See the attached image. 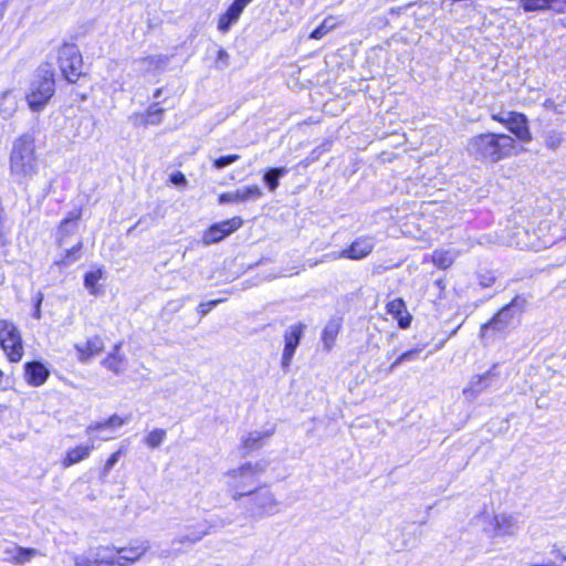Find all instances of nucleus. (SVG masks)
Instances as JSON below:
<instances>
[{"mask_svg":"<svg viewBox=\"0 0 566 566\" xmlns=\"http://www.w3.org/2000/svg\"><path fill=\"white\" fill-rule=\"evenodd\" d=\"M104 342L99 336L88 338L86 342L76 344L75 349L78 354V359L86 363L92 357L101 354L104 350Z\"/></svg>","mask_w":566,"mask_h":566,"instance_id":"nucleus-16","label":"nucleus"},{"mask_svg":"<svg viewBox=\"0 0 566 566\" xmlns=\"http://www.w3.org/2000/svg\"><path fill=\"white\" fill-rule=\"evenodd\" d=\"M74 563H75V566H98V564H96L94 555L92 557L75 556Z\"/></svg>","mask_w":566,"mask_h":566,"instance_id":"nucleus-48","label":"nucleus"},{"mask_svg":"<svg viewBox=\"0 0 566 566\" xmlns=\"http://www.w3.org/2000/svg\"><path fill=\"white\" fill-rule=\"evenodd\" d=\"M520 7L525 12L554 11L558 14L566 12V0H520Z\"/></svg>","mask_w":566,"mask_h":566,"instance_id":"nucleus-13","label":"nucleus"},{"mask_svg":"<svg viewBox=\"0 0 566 566\" xmlns=\"http://www.w3.org/2000/svg\"><path fill=\"white\" fill-rule=\"evenodd\" d=\"M126 422L125 419L120 418L119 416L117 415H113L111 416L107 420L105 421H101V422H95V423H92L90 424L87 428H86V432L90 434L94 431H98V430H102L104 428H111V429H115V428H119L122 427L124 423Z\"/></svg>","mask_w":566,"mask_h":566,"instance_id":"nucleus-31","label":"nucleus"},{"mask_svg":"<svg viewBox=\"0 0 566 566\" xmlns=\"http://www.w3.org/2000/svg\"><path fill=\"white\" fill-rule=\"evenodd\" d=\"M506 128L522 143L532 140L528 119L523 113L510 112Z\"/></svg>","mask_w":566,"mask_h":566,"instance_id":"nucleus-12","label":"nucleus"},{"mask_svg":"<svg viewBox=\"0 0 566 566\" xmlns=\"http://www.w3.org/2000/svg\"><path fill=\"white\" fill-rule=\"evenodd\" d=\"M166 438V431L164 429H155L145 437V443L155 449L158 448Z\"/></svg>","mask_w":566,"mask_h":566,"instance_id":"nucleus-36","label":"nucleus"},{"mask_svg":"<svg viewBox=\"0 0 566 566\" xmlns=\"http://www.w3.org/2000/svg\"><path fill=\"white\" fill-rule=\"evenodd\" d=\"M253 0H234L232 4L228 8V11L240 18L241 13Z\"/></svg>","mask_w":566,"mask_h":566,"instance_id":"nucleus-43","label":"nucleus"},{"mask_svg":"<svg viewBox=\"0 0 566 566\" xmlns=\"http://www.w3.org/2000/svg\"><path fill=\"white\" fill-rule=\"evenodd\" d=\"M247 517L259 521L280 511V502L268 486L254 490L242 501Z\"/></svg>","mask_w":566,"mask_h":566,"instance_id":"nucleus-6","label":"nucleus"},{"mask_svg":"<svg viewBox=\"0 0 566 566\" xmlns=\"http://www.w3.org/2000/svg\"><path fill=\"white\" fill-rule=\"evenodd\" d=\"M59 65L64 78L75 83L82 74V56L73 44H65L59 51Z\"/></svg>","mask_w":566,"mask_h":566,"instance_id":"nucleus-8","label":"nucleus"},{"mask_svg":"<svg viewBox=\"0 0 566 566\" xmlns=\"http://www.w3.org/2000/svg\"><path fill=\"white\" fill-rule=\"evenodd\" d=\"M82 248V243L77 242L74 247L66 250L64 258L57 262V264H62L64 266L71 264L75 260H77V253Z\"/></svg>","mask_w":566,"mask_h":566,"instance_id":"nucleus-40","label":"nucleus"},{"mask_svg":"<svg viewBox=\"0 0 566 566\" xmlns=\"http://www.w3.org/2000/svg\"><path fill=\"white\" fill-rule=\"evenodd\" d=\"M305 328L306 325L297 323L289 326L284 333V349L282 354L281 365L285 371H287L291 366L293 356L301 343Z\"/></svg>","mask_w":566,"mask_h":566,"instance_id":"nucleus-9","label":"nucleus"},{"mask_svg":"<svg viewBox=\"0 0 566 566\" xmlns=\"http://www.w3.org/2000/svg\"><path fill=\"white\" fill-rule=\"evenodd\" d=\"M208 534H210V531H209V528L207 526V523H206L203 526H199L198 528H195V530L190 531L186 535L178 536L174 541V543H178V544L188 543L190 545H193L197 542H199L203 536H206Z\"/></svg>","mask_w":566,"mask_h":566,"instance_id":"nucleus-28","label":"nucleus"},{"mask_svg":"<svg viewBox=\"0 0 566 566\" xmlns=\"http://www.w3.org/2000/svg\"><path fill=\"white\" fill-rule=\"evenodd\" d=\"M208 534H210V531H209V528L207 526V523H206L203 526H199L198 528H195V530L190 531L186 535L178 536L174 541V543H178V544L188 543L190 545H193L197 542H199L203 536H206Z\"/></svg>","mask_w":566,"mask_h":566,"instance_id":"nucleus-29","label":"nucleus"},{"mask_svg":"<svg viewBox=\"0 0 566 566\" xmlns=\"http://www.w3.org/2000/svg\"><path fill=\"white\" fill-rule=\"evenodd\" d=\"M481 284L483 286H490L491 285V280L488 282V280H484V282H481Z\"/></svg>","mask_w":566,"mask_h":566,"instance_id":"nucleus-60","label":"nucleus"},{"mask_svg":"<svg viewBox=\"0 0 566 566\" xmlns=\"http://www.w3.org/2000/svg\"><path fill=\"white\" fill-rule=\"evenodd\" d=\"M44 300V295L42 292H38L35 294V296L33 297V314L32 316L35 318V319H40L42 317V311H41V305H42V302Z\"/></svg>","mask_w":566,"mask_h":566,"instance_id":"nucleus-45","label":"nucleus"},{"mask_svg":"<svg viewBox=\"0 0 566 566\" xmlns=\"http://www.w3.org/2000/svg\"><path fill=\"white\" fill-rule=\"evenodd\" d=\"M13 549L15 552V565H24L39 554V551L35 548H24L18 546V548Z\"/></svg>","mask_w":566,"mask_h":566,"instance_id":"nucleus-34","label":"nucleus"},{"mask_svg":"<svg viewBox=\"0 0 566 566\" xmlns=\"http://www.w3.org/2000/svg\"><path fill=\"white\" fill-rule=\"evenodd\" d=\"M7 381L4 378V374L0 370V387L6 388Z\"/></svg>","mask_w":566,"mask_h":566,"instance_id":"nucleus-57","label":"nucleus"},{"mask_svg":"<svg viewBox=\"0 0 566 566\" xmlns=\"http://www.w3.org/2000/svg\"><path fill=\"white\" fill-rule=\"evenodd\" d=\"M481 284L483 286H490L491 285V280L488 282V280H484V282H481Z\"/></svg>","mask_w":566,"mask_h":566,"instance_id":"nucleus-59","label":"nucleus"},{"mask_svg":"<svg viewBox=\"0 0 566 566\" xmlns=\"http://www.w3.org/2000/svg\"><path fill=\"white\" fill-rule=\"evenodd\" d=\"M239 20L238 17L229 12L228 10L220 17L218 22V29L222 33H227L230 28Z\"/></svg>","mask_w":566,"mask_h":566,"instance_id":"nucleus-38","label":"nucleus"},{"mask_svg":"<svg viewBox=\"0 0 566 566\" xmlns=\"http://www.w3.org/2000/svg\"><path fill=\"white\" fill-rule=\"evenodd\" d=\"M239 159H240V156L237 155V154L221 156V157H219V158L213 160V167L216 169H222V168H224V167H227L229 165L234 164Z\"/></svg>","mask_w":566,"mask_h":566,"instance_id":"nucleus-41","label":"nucleus"},{"mask_svg":"<svg viewBox=\"0 0 566 566\" xmlns=\"http://www.w3.org/2000/svg\"><path fill=\"white\" fill-rule=\"evenodd\" d=\"M0 345L10 361L18 363L23 356L22 338L17 326L0 319Z\"/></svg>","mask_w":566,"mask_h":566,"instance_id":"nucleus-7","label":"nucleus"},{"mask_svg":"<svg viewBox=\"0 0 566 566\" xmlns=\"http://www.w3.org/2000/svg\"><path fill=\"white\" fill-rule=\"evenodd\" d=\"M206 523H207L209 531L211 532L212 528L226 527V526L230 525L232 523V521L229 518H220L219 517V518L206 522Z\"/></svg>","mask_w":566,"mask_h":566,"instance_id":"nucleus-50","label":"nucleus"},{"mask_svg":"<svg viewBox=\"0 0 566 566\" xmlns=\"http://www.w3.org/2000/svg\"><path fill=\"white\" fill-rule=\"evenodd\" d=\"M339 331L340 323L338 319H329L325 325L322 334V340L327 349L332 348Z\"/></svg>","mask_w":566,"mask_h":566,"instance_id":"nucleus-26","label":"nucleus"},{"mask_svg":"<svg viewBox=\"0 0 566 566\" xmlns=\"http://www.w3.org/2000/svg\"><path fill=\"white\" fill-rule=\"evenodd\" d=\"M102 277V271L101 270H97V271H92V272H88L85 274L84 276V284L87 289L91 290V293L93 294L94 293V287L95 285L97 284V282L99 281V279Z\"/></svg>","mask_w":566,"mask_h":566,"instance_id":"nucleus-42","label":"nucleus"},{"mask_svg":"<svg viewBox=\"0 0 566 566\" xmlns=\"http://www.w3.org/2000/svg\"><path fill=\"white\" fill-rule=\"evenodd\" d=\"M563 142V135L557 130H548L544 135V143L549 149H557Z\"/></svg>","mask_w":566,"mask_h":566,"instance_id":"nucleus-37","label":"nucleus"},{"mask_svg":"<svg viewBox=\"0 0 566 566\" xmlns=\"http://www.w3.org/2000/svg\"><path fill=\"white\" fill-rule=\"evenodd\" d=\"M387 313L398 322V326L402 329L408 328L411 324L412 316L407 311L406 303L401 297H397L386 305Z\"/></svg>","mask_w":566,"mask_h":566,"instance_id":"nucleus-15","label":"nucleus"},{"mask_svg":"<svg viewBox=\"0 0 566 566\" xmlns=\"http://www.w3.org/2000/svg\"><path fill=\"white\" fill-rule=\"evenodd\" d=\"M291 7L300 9L304 6L305 0H289Z\"/></svg>","mask_w":566,"mask_h":566,"instance_id":"nucleus-55","label":"nucleus"},{"mask_svg":"<svg viewBox=\"0 0 566 566\" xmlns=\"http://www.w3.org/2000/svg\"><path fill=\"white\" fill-rule=\"evenodd\" d=\"M493 530L496 536H513L517 532L516 520L509 514H497L493 516Z\"/></svg>","mask_w":566,"mask_h":566,"instance_id":"nucleus-17","label":"nucleus"},{"mask_svg":"<svg viewBox=\"0 0 566 566\" xmlns=\"http://www.w3.org/2000/svg\"><path fill=\"white\" fill-rule=\"evenodd\" d=\"M137 62L142 64L144 71L148 72L165 67L169 62V57L167 55H150L143 57Z\"/></svg>","mask_w":566,"mask_h":566,"instance_id":"nucleus-30","label":"nucleus"},{"mask_svg":"<svg viewBox=\"0 0 566 566\" xmlns=\"http://www.w3.org/2000/svg\"><path fill=\"white\" fill-rule=\"evenodd\" d=\"M59 232L62 235L61 239H60V242L62 243L63 240H64V238H63L64 235L74 233L75 231H71V227L63 228V220H62L61 223H60Z\"/></svg>","mask_w":566,"mask_h":566,"instance_id":"nucleus-54","label":"nucleus"},{"mask_svg":"<svg viewBox=\"0 0 566 566\" xmlns=\"http://www.w3.org/2000/svg\"><path fill=\"white\" fill-rule=\"evenodd\" d=\"M55 92L54 71L50 63L39 66L33 80L31 81L27 102L33 112H40L44 108Z\"/></svg>","mask_w":566,"mask_h":566,"instance_id":"nucleus-5","label":"nucleus"},{"mask_svg":"<svg viewBox=\"0 0 566 566\" xmlns=\"http://www.w3.org/2000/svg\"><path fill=\"white\" fill-rule=\"evenodd\" d=\"M27 381L32 386H41L49 377V370L40 361H30L24 365Z\"/></svg>","mask_w":566,"mask_h":566,"instance_id":"nucleus-19","label":"nucleus"},{"mask_svg":"<svg viewBox=\"0 0 566 566\" xmlns=\"http://www.w3.org/2000/svg\"><path fill=\"white\" fill-rule=\"evenodd\" d=\"M9 164L10 175L14 181L27 188L40 169L35 139L31 134H23L13 142Z\"/></svg>","mask_w":566,"mask_h":566,"instance_id":"nucleus-1","label":"nucleus"},{"mask_svg":"<svg viewBox=\"0 0 566 566\" xmlns=\"http://www.w3.org/2000/svg\"><path fill=\"white\" fill-rule=\"evenodd\" d=\"M422 348H413L410 350H407L400 355V360L405 361H413L419 358V354L421 353Z\"/></svg>","mask_w":566,"mask_h":566,"instance_id":"nucleus-49","label":"nucleus"},{"mask_svg":"<svg viewBox=\"0 0 566 566\" xmlns=\"http://www.w3.org/2000/svg\"><path fill=\"white\" fill-rule=\"evenodd\" d=\"M494 365L490 370H488L484 375L474 376L468 388L463 390V394L470 398H474L479 394H481L485 388L490 386L489 379L490 377L496 376Z\"/></svg>","mask_w":566,"mask_h":566,"instance_id":"nucleus-20","label":"nucleus"},{"mask_svg":"<svg viewBox=\"0 0 566 566\" xmlns=\"http://www.w3.org/2000/svg\"><path fill=\"white\" fill-rule=\"evenodd\" d=\"M82 216V209H74L63 219V228L71 227V231L77 230V220Z\"/></svg>","mask_w":566,"mask_h":566,"instance_id":"nucleus-39","label":"nucleus"},{"mask_svg":"<svg viewBox=\"0 0 566 566\" xmlns=\"http://www.w3.org/2000/svg\"><path fill=\"white\" fill-rule=\"evenodd\" d=\"M525 301L515 296L509 304L499 310L491 319L481 325L480 338L483 345L493 344L496 338L506 337L520 323Z\"/></svg>","mask_w":566,"mask_h":566,"instance_id":"nucleus-2","label":"nucleus"},{"mask_svg":"<svg viewBox=\"0 0 566 566\" xmlns=\"http://www.w3.org/2000/svg\"><path fill=\"white\" fill-rule=\"evenodd\" d=\"M230 56L224 49H219L217 53L216 67L218 70H224L229 66Z\"/></svg>","mask_w":566,"mask_h":566,"instance_id":"nucleus-44","label":"nucleus"},{"mask_svg":"<svg viewBox=\"0 0 566 566\" xmlns=\"http://www.w3.org/2000/svg\"><path fill=\"white\" fill-rule=\"evenodd\" d=\"M165 109L159 107L158 103L151 104L146 112L145 123L149 125H158L163 120Z\"/></svg>","mask_w":566,"mask_h":566,"instance_id":"nucleus-33","label":"nucleus"},{"mask_svg":"<svg viewBox=\"0 0 566 566\" xmlns=\"http://www.w3.org/2000/svg\"><path fill=\"white\" fill-rule=\"evenodd\" d=\"M263 196L262 190L259 186H247L238 188L235 191L223 192L219 196L218 201L220 205L233 203V202H245L248 200H258Z\"/></svg>","mask_w":566,"mask_h":566,"instance_id":"nucleus-11","label":"nucleus"},{"mask_svg":"<svg viewBox=\"0 0 566 566\" xmlns=\"http://www.w3.org/2000/svg\"><path fill=\"white\" fill-rule=\"evenodd\" d=\"M161 92H163V88H157V90L155 91V93H154V97H155V98H159V97H160V95H161Z\"/></svg>","mask_w":566,"mask_h":566,"instance_id":"nucleus-58","label":"nucleus"},{"mask_svg":"<svg viewBox=\"0 0 566 566\" xmlns=\"http://www.w3.org/2000/svg\"><path fill=\"white\" fill-rule=\"evenodd\" d=\"M336 23L333 17H328L324 19V21L312 31L310 38L314 40H319L324 35H326L331 30L335 28Z\"/></svg>","mask_w":566,"mask_h":566,"instance_id":"nucleus-35","label":"nucleus"},{"mask_svg":"<svg viewBox=\"0 0 566 566\" xmlns=\"http://www.w3.org/2000/svg\"><path fill=\"white\" fill-rule=\"evenodd\" d=\"M268 462H247L238 469L227 472L228 486L234 501L244 500L249 494L258 489L260 475L265 472Z\"/></svg>","mask_w":566,"mask_h":566,"instance_id":"nucleus-4","label":"nucleus"},{"mask_svg":"<svg viewBox=\"0 0 566 566\" xmlns=\"http://www.w3.org/2000/svg\"><path fill=\"white\" fill-rule=\"evenodd\" d=\"M273 431H252L248 437L242 439V447L245 450V454L251 451L259 450L263 446V441L272 436Z\"/></svg>","mask_w":566,"mask_h":566,"instance_id":"nucleus-24","label":"nucleus"},{"mask_svg":"<svg viewBox=\"0 0 566 566\" xmlns=\"http://www.w3.org/2000/svg\"><path fill=\"white\" fill-rule=\"evenodd\" d=\"M120 450L114 452L105 462V465H104V469H103V474L106 475L112 469L113 467L118 462L119 458H120Z\"/></svg>","mask_w":566,"mask_h":566,"instance_id":"nucleus-47","label":"nucleus"},{"mask_svg":"<svg viewBox=\"0 0 566 566\" xmlns=\"http://www.w3.org/2000/svg\"><path fill=\"white\" fill-rule=\"evenodd\" d=\"M13 548H18V545L15 544H10L9 546H7L3 551V559L7 560V562H10V563H13L14 564V560H15V552Z\"/></svg>","mask_w":566,"mask_h":566,"instance_id":"nucleus-51","label":"nucleus"},{"mask_svg":"<svg viewBox=\"0 0 566 566\" xmlns=\"http://www.w3.org/2000/svg\"><path fill=\"white\" fill-rule=\"evenodd\" d=\"M170 181L176 186H185L187 184L185 175L180 171L172 174L170 176Z\"/></svg>","mask_w":566,"mask_h":566,"instance_id":"nucleus-53","label":"nucleus"},{"mask_svg":"<svg viewBox=\"0 0 566 566\" xmlns=\"http://www.w3.org/2000/svg\"><path fill=\"white\" fill-rule=\"evenodd\" d=\"M287 169L285 167L270 168L263 175V181L268 186L270 191H274L280 185V178L285 176Z\"/></svg>","mask_w":566,"mask_h":566,"instance_id":"nucleus-27","label":"nucleus"},{"mask_svg":"<svg viewBox=\"0 0 566 566\" xmlns=\"http://www.w3.org/2000/svg\"><path fill=\"white\" fill-rule=\"evenodd\" d=\"M515 140L506 134L485 133L473 136L467 146L471 156L478 160L497 163L513 154Z\"/></svg>","mask_w":566,"mask_h":566,"instance_id":"nucleus-3","label":"nucleus"},{"mask_svg":"<svg viewBox=\"0 0 566 566\" xmlns=\"http://www.w3.org/2000/svg\"><path fill=\"white\" fill-rule=\"evenodd\" d=\"M122 345V342L115 344L113 350L102 360V365L116 375L124 370L123 364L126 359L125 355L120 353Z\"/></svg>","mask_w":566,"mask_h":566,"instance_id":"nucleus-21","label":"nucleus"},{"mask_svg":"<svg viewBox=\"0 0 566 566\" xmlns=\"http://www.w3.org/2000/svg\"><path fill=\"white\" fill-rule=\"evenodd\" d=\"M243 221L240 217L213 223L203 233L202 241L206 245L218 243L242 226Z\"/></svg>","mask_w":566,"mask_h":566,"instance_id":"nucleus-10","label":"nucleus"},{"mask_svg":"<svg viewBox=\"0 0 566 566\" xmlns=\"http://www.w3.org/2000/svg\"><path fill=\"white\" fill-rule=\"evenodd\" d=\"M148 549L146 542H135L128 547H120L116 549L119 562L125 566L139 559Z\"/></svg>","mask_w":566,"mask_h":566,"instance_id":"nucleus-18","label":"nucleus"},{"mask_svg":"<svg viewBox=\"0 0 566 566\" xmlns=\"http://www.w3.org/2000/svg\"><path fill=\"white\" fill-rule=\"evenodd\" d=\"M116 549V547H98L94 553L96 564L98 566H125L119 562Z\"/></svg>","mask_w":566,"mask_h":566,"instance_id":"nucleus-23","label":"nucleus"},{"mask_svg":"<svg viewBox=\"0 0 566 566\" xmlns=\"http://www.w3.org/2000/svg\"><path fill=\"white\" fill-rule=\"evenodd\" d=\"M510 112L502 111L500 113H492L491 118L497 123H501L506 127L509 122Z\"/></svg>","mask_w":566,"mask_h":566,"instance_id":"nucleus-52","label":"nucleus"},{"mask_svg":"<svg viewBox=\"0 0 566 566\" xmlns=\"http://www.w3.org/2000/svg\"><path fill=\"white\" fill-rule=\"evenodd\" d=\"M222 300H213L209 302H203L198 305V313L201 316L207 315L214 306H217L219 303H221Z\"/></svg>","mask_w":566,"mask_h":566,"instance_id":"nucleus-46","label":"nucleus"},{"mask_svg":"<svg viewBox=\"0 0 566 566\" xmlns=\"http://www.w3.org/2000/svg\"><path fill=\"white\" fill-rule=\"evenodd\" d=\"M93 449H94V444L87 443V444L77 446V447L69 450L62 460V465L64 468H69V467H72V465L87 459Z\"/></svg>","mask_w":566,"mask_h":566,"instance_id":"nucleus-22","label":"nucleus"},{"mask_svg":"<svg viewBox=\"0 0 566 566\" xmlns=\"http://www.w3.org/2000/svg\"><path fill=\"white\" fill-rule=\"evenodd\" d=\"M18 108V101L12 91H6L0 97V117L10 118Z\"/></svg>","mask_w":566,"mask_h":566,"instance_id":"nucleus-25","label":"nucleus"},{"mask_svg":"<svg viewBox=\"0 0 566 566\" xmlns=\"http://www.w3.org/2000/svg\"><path fill=\"white\" fill-rule=\"evenodd\" d=\"M405 363V360H400V356L391 364L389 367V371H394L400 364Z\"/></svg>","mask_w":566,"mask_h":566,"instance_id":"nucleus-56","label":"nucleus"},{"mask_svg":"<svg viewBox=\"0 0 566 566\" xmlns=\"http://www.w3.org/2000/svg\"><path fill=\"white\" fill-rule=\"evenodd\" d=\"M432 262L439 269H448L454 262V254L451 251L436 250L432 254Z\"/></svg>","mask_w":566,"mask_h":566,"instance_id":"nucleus-32","label":"nucleus"},{"mask_svg":"<svg viewBox=\"0 0 566 566\" xmlns=\"http://www.w3.org/2000/svg\"><path fill=\"white\" fill-rule=\"evenodd\" d=\"M374 241L371 238H358L349 248L339 253L340 258L360 260L367 256L374 249Z\"/></svg>","mask_w":566,"mask_h":566,"instance_id":"nucleus-14","label":"nucleus"}]
</instances>
